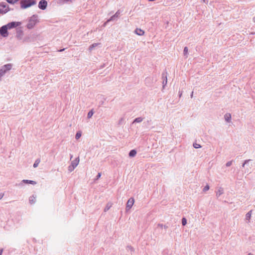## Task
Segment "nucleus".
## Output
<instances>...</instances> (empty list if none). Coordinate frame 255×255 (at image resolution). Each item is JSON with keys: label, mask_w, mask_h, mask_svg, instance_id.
<instances>
[{"label": "nucleus", "mask_w": 255, "mask_h": 255, "mask_svg": "<svg viewBox=\"0 0 255 255\" xmlns=\"http://www.w3.org/2000/svg\"><path fill=\"white\" fill-rule=\"evenodd\" d=\"M20 3L21 8L26 9L36 4V1L35 0H21Z\"/></svg>", "instance_id": "obj_1"}, {"label": "nucleus", "mask_w": 255, "mask_h": 255, "mask_svg": "<svg viewBox=\"0 0 255 255\" xmlns=\"http://www.w3.org/2000/svg\"><path fill=\"white\" fill-rule=\"evenodd\" d=\"M12 67V64L8 63L5 64L1 67L0 68V81L1 78L3 77L8 71H10Z\"/></svg>", "instance_id": "obj_2"}, {"label": "nucleus", "mask_w": 255, "mask_h": 255, "mask_svg": "<svg viewBox=\"0 0 255 255\" xmlns=\"http://www.w3.org/2000/svg\"><path fill=\"white\" fill-rule=\"evenodd\" d=\"M37 16L36 15H33L28 20V23L26 27L28 29H32L35 26L37 21Z\"/></svg>", "instance_id": "obj_3"}, {"label": "nucleus", "mask_w": 255, "mask_h": 255, "mask_svg": "<svg viewBox=\"0 0 255 255\" xmlns=\"http://www.w3.org/2000/svg\"><path fill=\"white\" fill-rule=\"evenodd\" d=\"M8 5L5 2L0 3V13L4 14L9 11Z\"/></svg>", "instance_id": "obj_4"}, {"label": "nucleus", "mask_w": 255, "mask_h": 255, "mask_svg": "<svg viewBox=\"0 0 255 255\" xmlns=\"http://www.w3.org/2000/svg\"><path fill=\"white\" fill-rule=\"evenodd\" d=\"M7 30L8 28L5 25L2 26L0 28V34L2 37H6L8 36V33Z\"/></svg>", "instance_id": "obj_5"}, {"label": "nucleus", "mask_w": 255, "mask_h": 255, "mask_svg": "<svg viewBox=\"0 0 255 255\" xmlns=\"http://www.w3.org/2000/svg\"><path fill=\"white\" fill-rule=\"evenodd\" d=\"M134 200L133 198L131 197L128 200L126 205V211H128L129 210L131 209V208L132 207L134 204Z\"/></svg>", "instance_id": "obj_6"}, {"label": "nucleus", "mask_w": 255, "mask_h": 255, "mask_svg": "<svg viewBox=\"0 0 255 255\" xmlns=\"http://www.w3.org/2000/svg\"><path fill=\"white\" fill-rule=\"evenodd\" d=\"M47 1L46 0H41L38 3V7L41 10H45L47 6Z\"/></svg>", "instance_id": "obj_7"}, {"label": "nucleus", "mask_w": 255, "mask_h": 255, "mask_svg": "<svg viewBox=\"0 0 255 255\" xmlns=\"http://www.w3.org/2000/svg\"><path fill=\"white\" fill-rule=\"evenodd\" d=\"M21 23L20 22L12 21L7 23L5 25L7 27L8 29H10L18 26Z\"/></svg>", "instance_id": "obj_8"}, {"label": "nucleus", "mask_w": 255, "mask_h": 255, "mask_svg": "<svg viewBox=\"0 0 255 255\" xmlns=\"http://www.w3.org/2000/svg\"><path fill=\"white\" fill-rule=\"evenodd\" d=\"M23 183L25 184H30L32 185H35L36 184V182L33 180H27V179H23L22 180L20 183H19L18 184H16V186H22L23 185Z\"/></svg>", "instance_id": "obj_9"}, {"label": "nucleus", "mask_w": 255, "mask_h": 255, "mask_svg": "<svg viewBox=\"0 0 255 255\" xmlns=\"http://www.w3.org/2000/svg\"><path fill=\"white\" fill-rule=\"evenodd\" d=\"M167 72H163L162 74V77L163 78L162 85H163V88L165 87V86L167 84Z\"/></svg>", "instance_id": "obj_10"}, {"label": "nucleus", "mask_w": 255, "mask_h": 255, "mask_svg": "<svg viewBox=\"0 0 255 255\" xmlns=\"http://www.w3.org/2000/svg\"><path fill=\"white\" fill-rule=\"evenodd\" d=\"M79 161V157H78L71 162V165L74 167L76 168L78 165Z\"/></svg>", "instance_id": "obj_11"}, {"label": "nucleus", "mask_w": 255, "mask_h": 255, "mask_svg": "<svg viewBox=\"0 0 255 255\" xmlns=\"http://www.w3.org/2000/svg\"><path fill=\"white\" fill-rule=\"evenodd\" d=\"M36 196L33 195L29 198V202L30 204H33L36 202Z\"/></svg>", "instance_id": "obj_12"}, {"label": "nucleus", "mask_w": 255, "mask_h": 255, "mask_svg": "<svg viewBox=\"0 0 255 255\" xmlns=\"http://www.w3.org/2000/svg\"><path fill=\"white\" fill-rule=\"evenodd\" d=\"M22 36H23V31L20 29L17 30L16 31V37L18 39H21L22 37Z\"/></svg>", "instance_id": "obj_13"}, {"label": "nucleus", "mask_w": 255, "mask_h": 255, "mask_svg": "<svg viewBox=\"0 0 255 255\" xmlns=\"http://www.w3.org/2000/svg\"><path fill=\"white\" fill-rule=\"evenodd\" d=\"M135 33L138 35L141 36L144 34V31L141 29L136 28L135 30Z\"/></svg>", "instance_id": "obj_14"}, {"label": "nucleus", "mask_w": 255, "mask_h": 255, "mask_svg": "<svg viewBox=\"0 0 255 255\" xmlns=\"http://www.w3.org/2000/svg\"><path fill=\"white\" fill-rule=\"evenodd\" d=\"M224 118L226 122L230 123L231 120V115L229 113H227L224 115Z\"/></svg>", "instance_id": "obj_15"}, {"label": "nucleus", "mask_w": 255, "mask_h": 255, "mask_svg": "<svg viewBox=\"0 0 255 255\" xmlns=\"http://www.w3.org/2000/svg\"><path fill=\"white\" fill-rule=\"evenodd\" d=\"M224 193V189L223 188L220 187L219 188L218 190L217 191L216 193V196L217 197H219L222 194H223Z\"/></svg>", "instance_id": "obj_16"}, {"label": "nucleus", "mask_w": 255, "mask_h": 255, "mask_svg": "<svg viewBox=\"0 0 255 255\" xmlns=\"http://www.w3.org/2000/svg\"><path fill=\"white\" fill-rule=\"evenodd\" d=\"M101 44L100 43H95L91 45L89 47V50L91 51L95 47Z\"/></svg>", "instance_id": "obj_17"}, {"label": "nucleus", "mask_w": 255, "mask_h": 255, "mask_svg": "<svg viewBox=\"0 0 255 255\" xmlns=\"http://www.w3.org/2000/svg\"><path fill=\"white\" fill-rule=\"evenodd\" d=\"M136 154V151L135 149L131 150L128 154L129 157H132L135 156Z\"/></svg>", "instance_id": "obj_18"}, {"label": "nucleus", "mask_w": 255, "mask_h": 255, "mask_svg": "<svg viewBox=\"0 0 255 255\" xmlns=\"http://www.w3.org/2000/svg\"><path fill=\"white\" fill-rule=\"evenodd\" d=\"M112 206V203L111 202H108L104 209V212H106L107 211H108Z\"/></svg>", "instance_id": "obj_19"}, {"label": "nucleus", "mask_w": 255, "mask_h": 255, "mask_svg": "<svg viewBox=\"0 0 255 255\" xmlns=\"http://www.w3.org/2000/svg\"><path fill=\"white\" fill-rule=\"evenodd\" d=\"M119 12L117 11L114 15L111 17V18L108 20V22L112 20H114L115 19V18L118 17V15L119 14Z\"/></svg>", "instance_id": "obj_20"}, {"label": "nucleus", "mask_w": 255, "mask_h": 255, "mask_svg": "<svg viewBox=\"0 0 255 255\" xmlns=\"http://www.w3.org/2000/svg\"><path fill=\"white\" fill-rule=\"evenodd\" d=\"M143 118H142L141 117L136 118L133 120L132 124H134L135 123H140L143 121Z\"/></svg>", "instance_id": "obj_21"}, {"label": "nucleus", "mask_w": 255, "mask_h": 255, "mask_svg": "<svg viewBox=\"0 0 255 255\" xmlns=\"http://www.w3.org/2000/svg\"><path fill=\"white\" fill-rule=\"evenodd\" d=\"M252 211L251 210L249 212H248L246 215V219L247 220H248L249 221L251 219V215H252Z\"/></svg>", "instance_id": "obj_22"}, {"label": "nucleus", "mask_w": 255, "mask_h": 255, "mask_svg": "<svg viewBox=\"0 0 255 255\" xmlns=\"http://www.w3.org/2000/svg\"><path fill=\"white\" fill-rule=\"evenodd\" d=\"M40 162V159L39 158L37 159L35 161V162L33 164V167L34 168L37 167L38 166V165H39Z\"/></svg>", "instance_id": "obj_23"}, {"label": "nucleus", "mask_w": 255, "mask_h": 255, "mask_svg": "<svg viewBox=\"0 0 255 255\" xmlns=\"http://www.w3.org/2000/svg\"><path fill=\"white\" fill-rule=\"evenodd\" d=\"M93 114H94L93 110H91V111H90L88 112V115H87V118L88 119L91 118L92 117V116L93 115Z\"/></svg>", "instance_id": "obj_24"}, {"label": "nucleus", "mask_w": 255, "mask_h": 255, "mask_svg": "<svg viewBox=\"0 0 255 255\" xmlns=\"http://www.w3.org/2000/svg\"><path fill=\"white\" fill-rule=\"evenodd\" d=\"M8 3L10 4H14L18 1V0H6Z\"/></svg>", "instance_id": "obj_25"}, {"label": "nucleus", "mask_w": 255, "mask_h": 255, "mask_svg": "<svg viewBox=\"0 0 255 255\" xmlns=\"http://www.w3.org/2000/svg\"><path fill=\"white\" fill-rule=\"evenodd\" d=\"M75 168L73 166H72L71 164L68 166V171L71 172H72V171H73L74 170Z\"/></svg>", "instance_id": "obj_26"}, {"label": "nucleus", "mask_w": 255, "mask_h": 255, "mask_svg": "<svg viewBox=\"0 0 255 255\" xmlns=\"http://www.w3.org/2000/svg\"><path fill=\"white\" fill-rule=\"evenodd\" d=\"M187 224V220L185 218H183L182 219V224L183 226H185Z\"/></svg>", "instance_id": "obj_27"}, {"label": "nucleus", "mask_w": 255, "mask_h": 255, "mask_svg": "<svg viewBox=\"0 0 255 255\" xmlns=\"http://www.w3.org/2000/svg\"><path fill=\"white\" fill-rule=\"evenodd\" d=\"M158 226L160 227L161 228H164V229H166L168 228V226L165 225H163L162 224H158Z\"/></svg>", "instance_id": "obj_28"}, {"label": "nucleus", "mask_w": 255, "mask_h": 255, "mask_svg": "<svg viewBox=\"0 0 255 255\" xmlns=\"http://www.w3.org/2000/svg\"><path fill=\"white\" fill-rule=\"evenodd\" d=\"M193 146L195 148H199L201 147V146L199 144H198L197 143H193Z\"/></svg>", "instance_id": "obj_29"}, {"label": "nucleus", "mask_w": 255, "mask_h": 255, "mask_svg": "<svg viewBox=\"0 0 255 255\" xmlns=\"http://www.w3.org/2000/svg\"><path fill=\"white\" fill-rule=\"evenodd\" d=\"M188 53V47H185L183 50V53L184 55H186Z\"/></svg>", "instance_id": "obj_30"}, {"label": "nucleus", "mask_w": 255, "mask_h": 255, "mask_svg": "<svg viewBox=\"0 0 255 255\" xmlns=\"http://www.w3.org/2000/svg\"><path fill=\"white\" fill-rule=\"evenodd\" d=\"M209 189V186L208 185H206L203 188V191L204 192H206Z\"/></svg>", "instance_id": "obj_31"}, {"label": "nucleus", "mask_w": 255, "mask_h": 255, "mask_svg": "<svg viewBox=\"0 0 255 255\" xmlns=\"http://www.w3.org/2000/svg\"><path fill=\"white\" fill-rule=\"evenodd\" d=\"M81 136V133L80 132H77L75 135L76 139H79Z\"/></svg>", "instance_id": "obj_32"}, {"label": "nucleus", "mask_w": 255, "mask_h": 255, "mask_svg": "<svg viewBox=\"0 0 255 255\" xmlns=\"http://www.w3.org/2000/svg\"><path fill=\"white\" fill-rule=\"evenodd\" d=\"M233 160L229 161L227 162L226 164V166L227 167H229L232 164Z\"/></svg>", "instance_id": "obj_33"}, {"label": "nucleus", "mask_w": 255, "mask_h": 255, "mask_svg": "<svg viewBox=\"0 0 255 255\" xmlns=\"http://www.w3.org/2000/svg\"><path fill=\"white\" fill-rule=\"evenodd\" d=\"M251 160V159H248V160H246L242 164V167H245V165L246 164L248 163L249 161H250Z\"/></svg>", "instance_id": "obj_34"}, {"label": "nucleus", "mask_w": 255, "mask_h": 255, "mask_svg": "<svg viewBox=\"0 0 255 255\" xmlns=\"http://www.w3.org/2000/svg\"><path fill=\"white\" fill-rule=\"evenodd\" d=\"M127 248H128L129 250H130L131 252H133L134 251V249L131 246H128L127 247Z\"/></svg>", "instance_id": "obj_35"}, {"label": "nucleus", "mask_w": 255, "mask_h": 255, "mask_svg": "<svg viewBox=\"0 0 255 255\" xmlns=\"http://www.w3.org/2000/svg\"><path fill=\"white\" fill-rule=\"evenodd\" d=\"M101 176V173H98L97 176H96V179H98L99 178H100Z\"/></svg>", "instance_id": "obj_36"}, {"label": "nucleus", "mask_w": 255, "mask_h": 255, "mask_svg": "<svg viewBox=\"0 0 255 255\" xmlns=\"http://www.w3.org/2000/svg\"><path fill=\"white\" fill-rule=\"evenodd\" d=\"M3 196H4V193L0 194V200L2 199V198L3 197Z\"/></svg>", "instance_id": "obj_37"}, {"label": "nucleus", "mask_w": 255, "mask_h": 255, "mask_svg": "<svg viewBox=\"0 0 255 255\" xmlns=\"http://www.w3.org/2000/svg\"><path fill=\"white\" fill-rule=\"evenodd\" d=\"M124 120L123 118H121L119 121V124H121L123 121Z\"/></svg>", "instance_id": "obj_38"}, {"label": "nucleus", "mask_w": 255, "mask_h": 255, "mask_svg": "<svg viewBox=\"0 0 255 255\" xmlns=\"http://www.w3.org/2000/svg\"><path fill=\"white\" fill-rule=\"evenodd\" d=\"M65 49V48H63V49H61L60 50H58L59 52H62Z\"/></svg>", "instance_id": "obj_39"}, {"label": "nucleus", "mask_w": 255, "mask_h": 255, "mask_svg": "<svg viewBox=\"0 0 255 255\" xmlns=\"http://www.w3.org/2000/svg\"><path fill=\"white\" fill-rule=\"evenodd\" d=\"M64 2H67L69 1H70V0H62Z\"/></svg>", "instance_id": "obj_40"}, {"label": "nucleus", "mask_w": 255, "mask_h": 255, "mask_svg": "<svg viewBox=\"0 0 255 255\" xmlns=\"http://www.w3.org/2000/svg\"><path fill=\"white\" fill-rule=\"evenodd\" d=\"M3 249H0V255H2Z\"/></svg>", "instance_id": "obj_41"}, {"label": "nucleus", "mask_w": 255, "mask_h": 255, "mask_svg": "<svg viewBox=\"0 0 255 255\" xmlns=\"http://www.w3.org/2000/svg\"><path fill=\"white\" fill-rule=\"evenodd\" d=\"M203 0V2L205 3H207V2H208V0Z\"/></svg>", "instance_id": "obj_42"}, {"label": "nucleus", "mask_w": 255, "mask_h": 255, "mask_svg": "<svg viewBox=\"0 0 255 255\" xmlns=\"http://www.w3.org/2000/svg\"><path fill=\"white\" fill-rule=\"evenodd\" d=\"M100 105H102L103 104H104V102L103 101H102L100 103Z\"/></svg>", "instance_id": "obj_43"}, {"label": "nucleus", "mask_w": 255, "mask_h": 255, "mask_svg": "<svg viewBox=\"0 0 255 255\" xmlns=\"http://www.w3.org/2000/svg\"><path fill=\"white\" fill-rule=\"evenodd\" d=\"M179 97H180L182 95V93H180V92H179Z\"/></svg>", "instance_id": "obj_44"}, {"label": "nucleus", "mask_w": 255, "mask_h": 255, "mask_svg": "<svg viewBox=\"0 0 255 255\" xmlns=\"http://www.w3.org/2000/svg\"><path fill=\"white\" fill-rule=\"evenodd\" d=\"M193 92H192L191 94V98L193 97Z\"/></svg>", "instance_id": "obj_45"}, {"label": "nucleus", "mask_w": 255, "mask_h": 255, "mask_svg": "<svg viewBox=\"0 0 255 255\" xmlns=\"http://www.w3.org/2000/svg\"><path fill=\"white\" fill-rule=\"evenodd\" d=\"M73 157V155L72 154H70V159H71Z\"/></svg>", "instance_id": "obj_46"}, {"label": "nucleus", "mask_w": 255, "mask_h": 255, "mask_svg": "<svg viewBox=\"0 0 255 255\" xmlns=\"http://www.w3.org/2000/svg\"><path fill=\"white\" fill-rule=\"evenodd\" d=\"M253 21L255 22V16L253 18Z\"/></svg>", "instance_id": "obj_47"}, {"label": "nucleus", "mask_w": 255, "mask_h": 255, "mask_svg": "<svg viewBox=\"0 0 255 255\" xmlns=\"http://www.w3.org/2000/svg\"><path fill=\"white\" fill-rule=\"evenodd\" d=\"M155 0H149V1H154Z\"/></svg>", "instance_id": "obj_48"}, {"label": "nucleus", "mask_w": 255, "mask_h": 255, "mask_svg": "<svg viewBox=\"0 0 255 255\" xmlns=\"http://www.w3.org/2000/svg\"><path fill=\"white\" fill-rule=\"evenodd\" d=\"M248 255H253V254H252L251 253H249V254H248Z\"/></svg>", "instance_id": "obj_49"}]
</instances>
